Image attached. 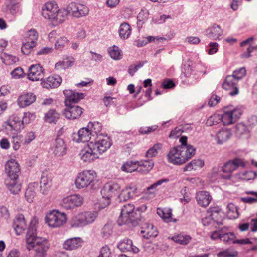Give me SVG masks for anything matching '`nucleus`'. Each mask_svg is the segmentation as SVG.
Wrapping results in <instances>:
<instances>
[{"label": "nucleus", "mask_w": 257, "mask_h": 257, "mask_svg": "<svg viewBox=\"0 0 257 257\" xmlns=\"http://www.w3.org/2000/svg\"><path fill=\"white\" fill-rule=\"evenodd\" d=\"M38 222L36 217H33L31 220L26 236V247L29 250L34 249L35 252L47 255L50 244L47 238L37 236Z\"/></svg>", "instance_id": "1"}, {"label": "nucleus", "mask_w": 257, "mask_h": 257, "mask_svg": "<svg viewBox=\"0 0 257 257\" xmlns=\"http://www.w3.org/2000/svg\"><path fill=\"white\" fill-rule=\"evenodd\" d=\"M120 189L119 185L114 182L107 183L101 190L102 200L101 205L102 208L108 206L111 202V198L115 196Z\"/></svg>", "instance_id": "2"}, {"label": "nucleus", "mask_w": 257, "mask_h": 257, "mask_svg": "<svg viewBox=\"0 0 257 257\" xmlns=\"http://www.w3.org/2000/svg\"><path fill=\"white\" fill-rule=\"evenodd\" d=\"M96 213L93 211H85L78 213L71 220L72 227H78L92 223L96 219Z\"/></svg>", "instance_id": "3"}, {"label": "nucleus", "mask_w": 257, "mask_h": 257, "mask_svg": "<svg viewBox=\"0 0 257 257\" xmlns=\"http://www.w3.org/2000/svg\"><path fill=\"white\" fill-rule=\"evenodd\" d=\"M97 177L96 173L92 170H84L78 173L75 181L77 189L86 188L91 185Z\"/></svg>", "instance_id": "4"}, {"label": "nucleus", "mask_w": 257, "mask_h": 257, "mask_svg": "<svg viewBox=\"0 0 257 257\" xmlns=\"http://www.w3.org/2000/svg\"><path fill=\"white\" fill-rule=\"evenodd\" d=\"M67 221L66 215L64 213L57 210H53L47 214L45 217L46 223L51 227H60Z\"/></svg>", "instance_id": "5"}, {"label": "nucleus", "mask_w": 257, "mask_h": 257, "mask_svg": "<svg viewBox=\"0 0 257 257\" xmlns=\"http://www.w3.org/2000/svg\"><path fill=\"white\" fill-rule=\"evenodd\" d=\"M245 163L242 159L235 158L225 163L222 167V170L226 175H223V178L229 179L231 178L232 173L237 170L239 167H244Z\"/></svg>", "instance_id": "6"}, {"label": "nucleus", "mask_w": 257, "mask_h": 257, "mask_svg": "<svg viewBox=\"0 0 257 257\" xmlns=\"http://www.w3.org/2000/svg\"><path fill=\"white\" fill-rule=\"evenodd\" d=\"M183 148L181 146L171 149L167 155L168 161L175 165H181L185 163Z\"/></svg>", "instance_id": "7"}, {"label": "nucleus", "mask_w": 257, "mask_h": 257, "mask_svg": "<svg viewBox=\"0 0 257 257\" xmlns=\"http://www.w3.org/2000/svg\"><path fill=\"white\" fill-rule=\"evenodd\" d=\"M98 156L106 152L111 146L110 139L106 136H100L95 140L91 141Z\"/></svg>", "instance_id": "8"}, {"label": "nucleus", "mask_w": 257, "mask_h": 257, "mask_svg": "<svg viewBox=\"0 0 257 257\" xmlns=\"http://www.w3.org/2000/svg\"><path fill=\"white\" fill-rule=\"evenodd\" d=\"M69 14L76 18L87 16L89 14L88 8L83 4L74 2L70 3L67 6Z\"/></svg>", "instance_id": "9"}, {"label": "nucleus", "mask_w": 257, "mask_h": 257, "mask_svg": "<svg viewBox=\"0 0 257 257\" xmlns=\"http://www.w3.org/2000/svg\"><path fill=\"white\" fill-rule=\"evenodd\" d=\"M135 206L132 204H127L122 207L120 215L118 219L119 225L128 223L133 217L135 216Z\"/></svg>", "instance_id": "10"}, {"label": "nucleus", "mask_w": 257, "mask_h": 257, "mask_svg": "<svg viewBox=\"0 0 257 257\" xmlns=\"http://www.w3.org/2000/svg\"><path fill=\"white\" fill-rule=\"evenodd\" d=\"M92 142H89L81 150L79 156L81 159L85 162H91L99 158L97 152L95 151Z\"/></svg>", "instance_id": "11"}, {"label": "nucleus", "mask_w": 257, "mask_h": 257, "mask_svg": "<svg viewBox=\"0 0 257 257\" xmlns=\"http://www.w3.org/2000/svg\"><path fill=\"white\" fill-rule=\"evenodd\" d=\"M83 198L78 194H75L64 198L62 205L66 209H72L80 206L83 203Z\"/></svg>", "instance_id": "12"}, {"label": "nucleus", "mask_w": 257, "mask_h": 257, "mask_svg": "<svg viewBox=\"0 0 257 257\" xmlns=\"http://www.w3.org/2000/svg\"><path fill=\"white\" fill-rule=\"evenodd\" d=\"M237 82L233 76L227 75L222 83V88L227 91L230 95H236L239 93Z\"/></svg>", "instance_id": "13"}, {"label": "nucleus", "mask_w": 257, "mask_h": 257, "mask_svg": "<svg viewBox=\"0 0 257 257\" xmlns=\"http://www.w3.org/2000/svg\"><path fill=\"white\" fill-rule=\"evenodd\" d=\"M242 114L241 110L239 108H235L232 110L224 111L221 115V121L224 125H229L234 123Z\"/></svg>", "instance_id": "14"}, {"label": "nucleus", "mask_w": 257, "mask_h": 257, "mask_svg": "<svg viewBox=\"0 0 257 257\" xmlns=\"http://www.w3.org/2000/svg\"><path fill=\"white\" fill-rule=\"evenodd\" d=\"M5 169L8 176L7 179H18L20 168L19 164L15 160L8 161L5 165Z\"/></svg>", "instance_id": "15"}, {"label": "nucleus", "mask_w": 257, "mask_h": 257, "mask_svg": "<svg viewBox=\"0 0 257 257\" xmlns=\"http://www.w3.org/2000/svg\"><path fill=\"white\" fill-rule=\"evenodd\" d=\"M13 226L17 235H21L24 233L27 228V222L23 214H19L15 216Z\"/></svg>", "instance_id": "16"}, {"label": "nucleus", "mask_w": 257, "mask_h": 257, "mask_svg": "<svg viewBox=\"0 0 257 257\" xmlns=\"http://www.w3.org/2000/svg\"><path fill=\"white\" fill-rule=\"evenodd\" d=\"M67 147L63 139L57 138L51 148L52 153L57 157H61L66 153Z\"/></svg>", "instance_id": "17"}, {"label": "nucleus", "mask_w": 257, "mask_h": 257, "mask_svg": "<svg viewBox=\"0 0 257 257\" xmlns=\"http://www.w3.org/2000/svg\"><path fill=\"white\" fill-rule=\"evenodd\" d=\"M44 77V69L40 64L32 65L29 68L28 78L33 81L41 80Z\"/></svg>", "instance_id": "18"}, {"label": "nucleus", "mask_w": 257, "mask_h": 257, "mask_svg": "<svg viewBox=\"0 0 257 257\" xmlns=\"http://www.w3.org/2000/svg\"><path fill=\"white\" fill-rule=\"evenodd\" d=\"M58 8L59 7L56 2H47L42 7V15L45 18L51 20L55 14H56Z\"/></svg>", "instance_id": "19"}, {"label": "nucleus", "mask_w": 257, "mask_h": 257, "mask_svg": "<svg viewBox=\"0 0 257 257\" xmlns=\"http://www.w3.org/2000/svg\"><path fill=\"white\" fill-rule=\"evenodd\" d=\"M63 93L66 96V106H69L72 103H77L84 97V93L76 92L69 89L64 90Z\"/></svg>", "instance_id": "20"}, {"label": "nucleus", "mask_w": 257, "mask_h": 257, "mask_svg": "<svg viewBox=\"0 0 257 257\" xmlns=\"http://www.w3.org/2000/svg\"><path fill=\"white\" fill-rule=\"evenodd\" d=\"M66 106L67 108L63 111V114L68 119H77L79 118L83 112L82 108L78 105L70 104Z\"/></svg>", "instance_id": "21"}, {"label": "nucleus", "mask_w": 257, "mask_h": 257, "mask_svg": "<svg viewBox=\"0 0 257 257\" xmlns=\"http://www.w3.org/2000/svg\"><path fill=\"white\" fill-rule=\"evenodd\" d=\"M223 33V31L221 27L216 24H213L206 30V36L214 40H220Z\"/></svg>", "instance_id": "22"}, {"label": "nucleus", "mask_w": 257, "mask_h": 257, "mask_svg": "<svg viewBox=\"0 0 257 257\" xmlns=\"http://www.w3.org/2000/svg\"><path fill=\"white\" fill-rule=\"evenodd\" d=\"M36 100V96L33 93L22 94L18 99V104L22 108L29 106Z\"/></svg>", "instance_id": "23"}, {"label": "nucleus", "mask_w": 257, "mask_h": 257, "mask_svg": "<svg viewBox=\"0 0 257 257\" xmlns=\"http://www.w3.org/2000/svg\"><path fill=\"white\" fill-rule=\"evenodd\" d=\"M5 184L8 189L13 194H18L21 191L22 184L18 179H7Z\"/></svg>", "instance_id": "24"}, {"label": "nucleus", "mask_w": 257, "mask_h": 257, "mask_svg": "<svg viewBox=\"0 0 257 257\" xmlns=\"http://www.w3.org/2000/svg\"><path fill=\"white\" fill-rule=\"evenodd\" d=\"M196 199L199 206L206 207L210 204L212 197L208 192L201 191L196 193Z\"/></svg>", "instance_id": "25"}, {"label": "nucleus", "mask_w": 257, "mask_h": 257, "mask_svg": "<svg viewBox=\"0 0 257 257\" xmlns=\"http://www.w3.org/2000/svg\"><path fill=\"white\" fill-rule=\"evenodd\" d=\"M68 8H58V10L53 17L51 21L55 25L63 23L67 19L69 13Z\"/></svg>", "instance_id": "26"}, {"label": "nucleus", "mask_w": 257, "mask_h": 257, "mask_svg": "<svg viewBox=\"0 0 257 257\" xmlns=\"http://www.w3.org/2000/svg\"><path fill=\"white\" fill-rule=\"evenodd\" d=\"M62 81L61 78L58 75L50 76L42 81L43 87L53 88L58 87Z\"/></svg>", "instance_id": "27"}, {"label": "nucleus", "mask_w": 257, "mask_h": 257, "mask_svg": "<svg viewBox=\"0 0 257 257\" xmlns=\"http://www.w3.org/2000/svg\"><path fill=\"white\" fill-rule=\"evenodd\" d=\"M117 246L123 252L131 251L136 253L139 251V248L133 244L132 240L127 238L120 241Z\"/></svg>", "instance_id": "28"}, {"label": "nucleus", "mask_w": 257, "mask_h": 257, "mask_svg": "<svg viewBox=\"0 0 257 257\" xmlns=\"http://www.w3.org/2000/svg\"><path fill=\"white\" fill-rule=\"evenodd\" d=\"M95 134L92 135L91 131L88 128L83 127L80 128L78 132V137L77 139V142H87L89 143L94 140V137H95Z\"/></svg>", "instance_id": "29"}, {"label": "nucleus", "mask_w": 257, "mask_h": 257, "mask_svg": "<svg viewBox=\"0 0 257 257\" xmlns=\"http://www.w3.org/2000/svg\"><path fill=\"white\" fill-rule=\"evenodd\" d=\"M51 176L44 173L41 177L40 191L43 194H47L52 186Z\"/></svg>", "instance_id": "30"}, {"label": "nucleus", "mask_w": 257, "mask_h": 257, "mask_svg": "<svg viewBox=\"0 0 257 257\" xmlns=\"http://www.w3.org/2000/svg\"><path fill=\"white\" fill-rule=\"evenodd\" d=\"M141 232L142 236L146 238L155 237L158 235L156 228L149 223H145L143 225Z\"/></svg>", "instance_id": "31"}, {"label": "nucleus", "mask_w": 257, "mask_h": 257, "mask_svg": "<svg viewBox=\"0 0 257 257\" xmlns=\"http://www.w3.org/2000/svg\"><path fill=\"white\" fill-rule=\"evenodd\" d=\"M8 125L11 130L16 132H20L24 128L23 120L17 115H12L8 121Z\"/></svg>", "instance_id": "32"}, {"label": "nucleus", "mask_w": 257, "mask_h": 257, "mask_svg": "<svg viewBox=\"0 0 257 257\" xmlns=\"http://www.w3.org/2000/svg\"><path fill=\"white\" fill-rule=\"evenodd\" d=\"M154 162L152 160L137 161L138 172L147 174L153 168Z\"/></svg>", "instance_id": "33"}, {"label": "nucleus", "mask_w": 257, "mask_h": 257, "mask_svg": "<svg viewBox=\"0 0 257 257\" xmlns=\"http://www.w3.org/2000/svg\"><path fill=\"white\" fill-rule=\"evenodd\" d=\"M38 188V184L37 182L31 183L28 185L25 194V198L27 201L29 202L33 201V199L36 196Z\"/></svg>", "instance_id": "34"}, {"label": "nucleus", "mask_w": 257, "mask_h": 257, "mask_svg": "<svg viewBox=\"0 0 257 257\" xmlns=\"http://www.w3.org/2000/svg\"><path fill=\"white\" fill-rule=\"evenodd\" d=\"M157 214L166 222L177 221V219L172 217V209L170 208H158Z\"/></svg>", "instance_id": "35"}, {"label": "nucleus", "mask_w": 257, "mask_h": 257, "mask_svg": "<svg viewBox=\"0 0 257 257\" xmlns=\"http://www.w3.org/2000/svg\"><path fill=\"white\" fill-rule=\"evenodd\" d=\"M232 135L230 130L224 128L220 130L216 135V140L218 144H222L229 139Z\"/></svg>", "instance_id": "36"}, {"label": "nucleus", "mask_w": 257, "mask_h": 257, "mask_svg": "<svg viewBox=\"0 0 257 257\" xmlns=\"http://www.w3.org/2000/svg\"><path fill=\"white\" fill-rule=\"evenodd\" d=\"M235 134L238 137L248 138L250 131L248 126L242 123H237L235 127Z\"/></svg>", "instance_id": "37"}, {"label": "nucleus", "mask_w": 257, "mask_h": 257, "mask_svg": "<svg viewBox=\"0 0 257 257\" xmlns=\"http://www.w3.org/2000/svg\"><path fill=\"white\" fill-rule=\"evenodd\" d=\"M208 214L214 221L217 223L218 225L222 224L221 222V212L218 207H210L208 210Z\"/></svg>", "instance_id": "38"}, {"label": "nucleus", "mask_w": 257, "mask_h": 257, "mask_svg": "<svg viewBox=\"0 0 257 257\" xmlns=\"http://www.w3.org/2000/svg\"><path fill=\"white\" fill-rule=\"evenodd\" d=\"M82 240L79 237H74L66 240L64 244L63 247L66 250L75 249L81 245Z\"/></svg>", "instance_id": "39"}, {"label": "nucleus", "mask_w": 257, "mask_h": 257, "mask_svg": "<svg viewBox=\"0 0 257 257\" xmlns=\"http://www.w3.org/2000/svg\"><path fill=\"white\" fill-rule=\"evenodd\" d=\"M204 165V162L201 159H194L188 163L183 168L184 172L191 171L192 170H197Z\"/></svg>", "instance_id": "40"}, {"label": "nucleus", "mask_w": 257, "mask_h": 257, "mask_svg": "<svg viewBox=\"0 0 257 257\" xmlns=\"http://www.w3.org/2000/svg\"><path fill=\"white\" fill-rule=\"evenodd\" d=\"M169 239H171L177 243L187 245L190 242L192 237L190 235L180 233L172 237H169Z\"/></svg>", "instance_id": "41"}, {"label": "nucleus", "mask_w": 257, "mask_h": 257, "mask_svg": "<svg viewBox=\"0 0 257 257\" xmlns=\"http://www.w3.org/2000/svg\"><path fill=\"white\" fill-rule=\"evenodd\" d=\"M136 189L134 187H126L122 189L118 195V198L120 201H126L136 193Z\"/></svg>", "instance_id": "42"}, {"label": "nucleus", "mask_w": 257, "mask_h": 257, "mask_svg": "<svg viewBox=\"0 0 257 257\" xmlns=\"http://www.w3.org/2000/svg\"><path fill=\"white\" fill-rule=\"evenodd\" d=\"M221 238L224 243L231 244L233 243L234 238H235V235L233 232H228L227 228H223L221 229Z\"/></svg>", "instance_id": "43"}, {"label": "nucleus", "mask_w": 257, "mask_h": 257, "mask_svg": "<svg viewBox=\"0 0 257 257\" xmlns=\"http://www.w3.org/2000/svg\"><path fill=\"white\" fill-rule=\"evenodd\" d=\"M121 170L126 173L138 172L137 161H127L121 167Z\"/></svg>", "instance_id": "44"}, {"label": "nucleus", "mask_w": 257, "mask_h": 257, "mask_svg": "<svg viewBox=\"0 0 257 257\" xmlns=\"http://www.w3.org/2000/svg\"><path fill=\"white\" fill-rule=\"evenodd\" d=\"M131 31V27L128 23H123L120 25L119 34L121 38H127L130 36Z\"/></svg>", "instance_id": "45"}, {"label": "nucleus", "mask_w": 257, "mask_h": 257, "mask_svg": "<svg viewBox=\"0 0 257 257\" xmlns=\"http://www.w3.org/2000/svg\"><path fill=\"white\" fill-rule=\"evenodd\" d=\"M59 113L54 109H51L46 113L44 119L45 121L47 122L56 123L59 119Z\"/></svg>", "instance_id": "46"}, {"label": "nucleus", "mask_w": 257, "mask_h": 257, "mask_svg": "<svg viewBox=\"0 0 257 257\" xmlns=\"http://www.w3.org/2000/svg\"><path fill=\"white\" fill-rule=\"evenodd\" d=\"M183 148V154L185 159V162L193 157L196 152V149L192 145H188V146H181Z\"/></svg>", "instance_id": "47"}, {"label": "nucleus", "mask_w": 257, "mask_h": 257, "mask_svg": "<svg viewBox=\"0 0 257 257\" xmlns=\"http://www.w3.org/2000/svg\"><path fill=\"white\" fill-rule=\"evenodd\" d=\"M108 52L111 58L114 60H120L122 58L121 51L117 46H113L109 48Z\"/></svg>", "instance_id": "48"}, {"label": "nucleus", "mask_w": 257, "mask_h": 257, "mask_svg": "<svg viewBox=\"0 0 257 257\" xmlns=\"http://www.w3.org/2000/svg\"><path fill=\"white\" fill-rule=\"evenodd\" d=\"M227 216L230 219H235L238 217V213L236 207L232 203H229L227 206Z\"/></svg>", "instance_id": "49"}, {"label": "nucleus", "mask_w": 257, "mask_h": 257, "mask_svg": "<svg viewBox=\"0 0 257 257\" xmlns=\"http://www.w3.org/2000/svg\"><path fill=\"white\" fill-rule=\"evenodd\" d=\"M162 148V145L160 143L155 144L152 148L149 149L146 153V157L152 158L157 156L160 150Z\"/></svg>", "instance_id": "50"}, {"label": "nucleus", "mask_w": 257, "mask_h": 257, "mask_svg": "<svg viewBox=\"0 0 257 257\" xmlns=\"http://www.w3.org/2000/svg\"><path fill=\"white\" fill-rule=\"evenodd\" d=\"M37 43H34V42H32L24 40L23 46L21 48L22 53L26 55L29 54L31 52L32 49L35 47Z\"/></svg>", "instance_id": "51"}, {"label": "nucleus", "mask_w": 257, "mask_h": 257, "mask_svg": "<svg viewBox=\"0 0 257 257\" xmlns=\"http://www.w3.org/2000/svg\"><path fill=\"white\" fill-rule=\"evenodd\" d=\"M38 38V33L35 29H31L28 31L25 37V40L30 42H34V43L37 44Z\"/></svg>", "instance_id": "52"}, {"label": "nucleus", "mask_w": 257, "mask_h": 257, "mask_svg": "<svg viewBox=\"0 0 257 257\" xmlns=\"http://www.w3.org/2000/svg\"><path fill=\"white\" fill-rule=\"evenodd\" d=\"M101 131V125L100 123L98 122H94L92 124V127L90 130L91 131V133L92 135L95 134L96 135L95 137H94V140H95L96 139L98 138V137L100 136H102L100 132Z\"/></svg>", "instance_id": "53"}, {"label": "nucleus", "mask_w": 257, "mask_h": 257, "mask_svg": "<svg viewBox=\"0 0 257 257\" xmlns=\"http://www.w3.org/2000/svg\"><path fill=\"white\" fill-rule=\"evenodd\" d=\"M238 254L237 251L231 249H226L220 251L217 254L218 257H236Z\"/></svg>", "instance_id": "54"}, {"label": "nucleus", "mask_w": 257, "mask_h": 257, "mask_svg": "<svg viewBox=\"0 0 257 257\" xmlns=\"http://www.w3.org/2000/svg\"><path fill=\"white\" fill-rule=\"evenodd\" d=\"M221 121V115L218 114H214L209 117L206 122L208 125L211 126L217 124Z\"/></svg>", "instance_id": "55"}, {"label": "nucleus", "mask_w": 257, "mask_h": 257, "mask_svg": "<svg viewBox=\"0 0 257 257\" xmlns=\"http://www.w3.org/2000/svg\"><path fill=\"white\" fill-rule=\"evenodd\" d=\"M245 74L246 70L245 68L242 67L234 71L232 75L230 76H233V77L235 78V80L238 82V81L244 77Z\"/></svg>", "instance_id": "56"}, {"label": "nucleus", "mask_w": 257, "mask_h": 257, "mask_svg": "<svg viewBox=\"0 0 257 257\" xmlns=\"http://www.w3.org/2000/svg\"><path fill=\"white\" fill-rule=\"evenodd\" d=\"M23 141L22 137L21 136L13 137L12 141L13 149L16 151L18 150L21 147V144Z\"/></svg>", "instance_id": "57"}, {"label": "nucleus", "mask_w": 257, "mask_h": 257, "mask_svg": "<svg viewBox=\"0 0 257 257\" xmlns=\"http://www.w3.org/2000/svg\"><path fill=\"white\" fill-rule=\"evenodd\" d=\"M35 138L36 135L34 132L32 131L28 132L25 136L23 143L24 145H28L34 140Z\"/></svg>", "instance_id": "58"}, {"label": "nucleus", "mask_w": 257, "mask_h": 257, "mask_svg": "<svg viewBox=\"0 0 257 257\" xmlns=\"http://www.w3.org/2000/svg\"><path fill=\"white\" fill-rule=\"evenodd\" d=\"M112 233V226L111 224H105L102 229L101 233L104 238H107Z\"/></svg>", "instance_id": "59"}, {"label": "nucleus", "mask_w": 257, "mask_h": 257, "mask_svg": "<svg viewBox=\"0 0 257 257\" xmlns=\"http://www.w3.org/2000/svg\"><path fill=\"white\" fill-rule=\"evenodd\" d=\"M24 71L21 67H17L11 72L12 77L15 79L20 78L24 76Z\"/></svg>", "instance_id": "60"}, {"label": "nucleus", "mask_w": 257, "mask_h": 257, "mask_svg": "<svg viewBox=\"0 0 257 257\" xmlns=\"http://www.w3.org/2000/svg\"><path fill=\"white\" fill-rule=\"evenodd\" d=\"M18 61V57L11 55H6L3 62L7 65H11Z\"/></svg>", "instance_id": "61"}, {"label": "nucleus", "mask_w": 257, "mask_h": 257, "mask_svg": "<svg viewBox=\"0 0 257 257\" xmlns=\"http://www.w3.org/2000/svg\"><path fill=\"white\" fill-rule=\"evenodd\" d=\"M247 194L252 195L254 196V197H250L243 198L242 200L244 202L252 203L257 202V192L253 191H249L247 192Z\"/></svg>", "instance_id": "62"}, {"label": "nucleus", "mask_w": 257, "mask_h": 257, "mask_svg": "<svg viewBox=\"0 0 257 257\" xmlns=\"http://www.w3.org/2000/svg\"><path fill=\"white\" fill-rule=\"evenodd\" d=\"M68 40L65 36H60L55 42V45L58 48L63 47L67 44Z\"/></svg>", "instance_id": "63"}, {"label": "nucleus", "mask_w": 257, "mask_h": 257, "mask_svg": "<svg viewBox=\"0 0 257 257\" xmlns=\"http://www.w3.org/2000/svg\"><path fill=\"white\" fill-rule=\"evenodd\" d=\"M35 118V115L33 113L27 112L24 113V117L23 118V123H29L30 122L31 120L34 119Z\"/></svg>", "instance_id": "64"}]
</instances>
